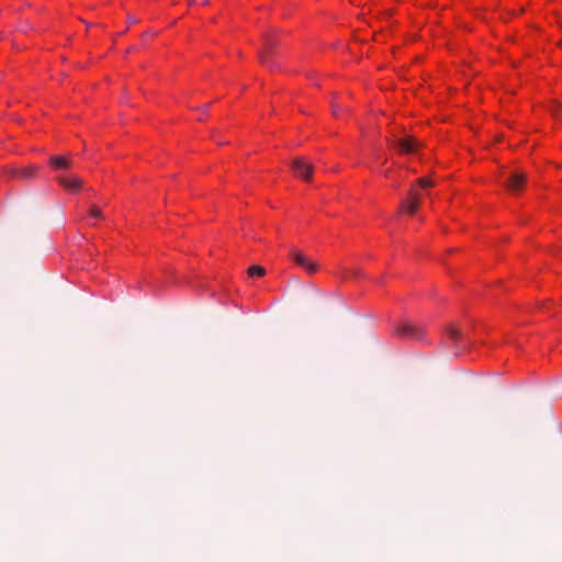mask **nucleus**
Returning a JSON list of instances; mask_svg holds the SVG:
<instances>
[{"label":"nucleus","mask_w":562,"mask_h":562,"mask_svg":"<svg viewBox=\"0 0 562 562\" xmlns=\"http://www.w3.org/2000/svg\"><path fill=\"white\" fill-rule=\"evenodd\" d=\"M291 167L295 177H300L304 181H310L313 175V165L305 161L304 158H295L292 160Z\"/></svg>","instance_id":"2"},{"label":"nucleus","mask_w":562,"mask_h":562,"mask_svg":"<svg viewBox=\"0 0 562 562\" xmlns=\"http://www.w3.org/2000/svg\"><path fill=\"white\" fill-rule=\"evenodd\" d=\"M49 164L55 169H69L71 166V160L61 156H52L49 158Z\"/></svg>","instance_id":"9"},{"label":"nucleus","mask_w":562,"mask_h":562,"mask_svg":"<svg viewBox=\"0 0 562 562\" xmlns=\"http://www.w3.org/2000/svg\"><path fill=\"white\" fill-rule=\"evenodd\" d=\"M207 3V0H203L202 4L205 5Z\"/></svg>","instance_id":"18"},{"label":"nucleus","mask_w":562,"mask_h":562,"mask_svg":"<svg viewBox=\"0 0 562 562\" xmlns=\"http://www.w3.org/2000/svg\"><path fill=\"white\" fill-rule=\"evenodd\" d=\"M207 108H209V105H207V104H204V105L201 108V110H202L203 112H206Z\"/></svg>","instance_id":"17"},{"label":"nucleus","mask_w":562,"mask_h":562,"mask_svg":"<svg viewBox=\"0 0 562 562\" xmlns=\"http://www.w3.org/2000/svg\"><path fill=\"white\" fill-rule=\"evenodd\" d=\"M526 180V175L521 171H514L508 176L506 187L512 192H517L522 189Z\"/></svg>","instance_id":"7"},{"label":"nucleus","mask_w":562,"mask_h":562,"mask_svg":"<svg viewBox=\"0 0 562 562\" xmlns=\"http://www.w3.org/2000/svg\"><path fill=\"white\" fill-rule=\"evenodd\" d=\"M291 257L296 265H299L310 274H313L319 270L317 261L311 260L300 250H293Z\"/></svg>","instance_id":"3"},{"label":"nucleus","mask_w":562,"mask_h":562,"mask_svg":"<svg viewBox=\"0 0 562 562\" xmlns=\"http://www.w3.org/2000/svg\"><path fill=\"white\" fill-rule=\"evenodd\" d=\"M89 215L94 218H103L104 215L100 211V209L95 205H92L89 210Z\"/></svg>","instance_id":"14"},{"label":"nucleus","mask_w":562,"mask_h":562,"mask_svg":"<svg viewBox=\"0 0 562 562\" xmlns=\"http://www.w3.org/2000/svg\"><path fill=\"white\" fill-rule=\"evenodd\" d=\"M390 145L397 149L401 154L415 153L422 146V143L412 135H405L403 137L393 139Z\"/></svg>","instance_id":"1"},{"label":"nucleus","mask_w":562,"mask_h":562,"mask_svg":"<svg viewBox=\"0 0 562 562\" xmlns=\"http://www.w3.org/2000/svg\"><path fill=\"white\" fill-rule=\"evenodd\" d=\"M554 113L557 115H562V104H558V106L554 110Z\"/></svg>","instance_id":"16"},{"label":"nucleus","mask_w":562,"mask_h":562,"mask_svg":"<svg viewBox=\"0 0 562 562\" xmlns=\"http://www.w3.org/2000/svg\"><path fill=\"white\" fill-rule=\"evenodd\" d=\"M397 333L401 336L419 340L423 337V328L415 323H405L397 327Z\"/></svg>","instance_id":"4"},{"label":"nucleus","mask_w":562,"mask_h":562,"mask_svg":"<svg viewBox=\"0 0 562 562\" xmlns=\"http://www.w3.org/2000/svg\"><path fill=\"white\" fill-rule=\"evenodd\" d=\"M417 186L420 189H427L429 187L435 186V182L432 180H430L429 178H427V177H420V178L417 179Z\"/></svg>","instance_id":"13"},{"label":"nucleus","mask_w":562,"mask_h":562,"mask_svg":"<svg viewBox=\"0 0 562 562\" xmlns=\"http://www.w3.org/2000/svg\"><path fill=\"white\" fill-rule=\"evenodd\" d=\"M259 57L262 65L269 67L270 69L274 68L276 65L273 63V43L271 40H265V47L260 50Z\"/></svg>","instance_id":"6"},{"label":"nucleus","mask_w":562,"mask_h":562,"mask_svg":"<svg viewBox=\"0 0 562 562\" xmlns=\"http://www.w3.org/2000/svg\"><path fill=\"white\" fill-rule=\"evenodd\" d=\"M266 270L259 265H254L249 268L248 273L250 277H263Z\"/></svg>","instance_id":"12"},{"label":"nucleus","mask_w":562,"mask_h":562,"mask_svg":"<svg viewBox=\"0 0 562 562\" xmlns=\"http://www.w3.org/2000/svg\"><path fill=\"white\" fill-rule=\"evenodd\" d=\"M447 335L449 339L452 340L454 344H458V341L461 338V333L454 326L448 327Z\"/></svg>","instance_id":"11"},{"label":"nucleus","mask_w":562,"mask_h":562,"mask_svg":"<svg viewBox=\"0 0 562 562\" xmlns=\"http://www.w3.org/2000/svg\"><path fill=\"white\" fill-rule=\"evenodd\" d=\"M419 204L418 196L416 193H413L411 199L401 202L400 212H407L408 215H414L418 211Z\"/></svg>","instance_id":"8"},{"label":"nucleus","mask_w":562,"mask_h":562,"mask_svg":"<svg viewBox=\"0 0 562 562\" xmlns=\"http://www.w3.org/2000/svg\"><path fill=\"white\" fill-rule=\"evenodd\" d=\"M38 170V167H23L18 171V177L27 179L34 177Z\"/></svg>","instance_id":"10"},{"label":"nucleus","mask_w":562,"mask_h":562,"mask_svg":"<svg viewBox=\"0 0 562 562\" xmlns=\"http://www.w3.org/2000/svg\"><path fill=\"white\" fill-rule=\"evenodd\" d=\"M412 194H416L418 196V203H420L423 194L415 187L409 189L407 199H411Z\"/></svg>","instance_id":"15"},{"label":"nucleus","mask_w":562,"mask_h":562,"mask_svg":"<svg viewBox=\"0 0 562 562\" xmlns=\"http://www.w3.org/2000/svg\"><path fill=\"white\" fill-rule=\"evenodd\" d=\"M57 182L65 190L72 193L78 192L82 187V180L77 176H58Z\"/></svg>","instance_id":"5"}]
</instances>
